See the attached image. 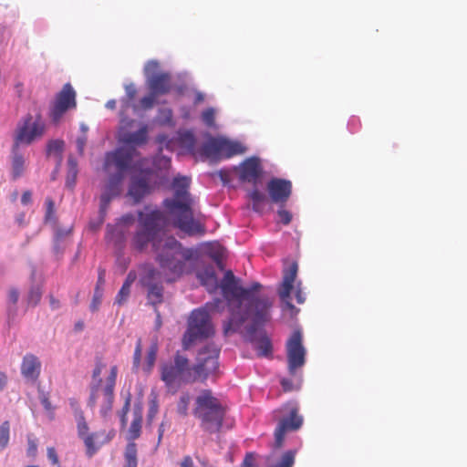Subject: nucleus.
<instances>
[{
	"label": "nucleus",
	"instance_id": "obj_1",
	"mask_svg": "<svg viewBox=\"0 0 467 467\" xmlns=\"http://www.w3.org/2000/svg\"><path fill=\"white\" fill-rule=\"evenodd\" d=\"M190 183L186 176L173 179V195L162 202L165 212L150 205L139 211L138 226L131 239L132 247L139 252L146 250L150 244L161 267L178 276L183 274L192 251L184 248L173 236H165L170 222L190 236H202L206 233L204 223L194 218L195 202L189 192Z\"/></svg>",
	"mask_w": 467,
	"mask_h": 467
},
{
	"label": "nucleus",
	"instance_id": "obj_2",
	"mask_svg": "<svg viewBox=\"0 0 467 467\" xmlns=\"http://www.w3.org/2000/svg\"><path fill=\"white\" fill-rule=\"evenodd\" d=\"M220 287L230 313L229 319L223 325L224 336L239 332L249 315L255 324L270 320L274 298L259 294L262 288L260 283L254 282L250 287L244 288L239 285V280L234 273L228 270L221 281Z\"/></svg>",
	"mask_w": 467,
	"mask_h": 467
},
{
	"label": "nucleus",
	"instance_id": "obj_3",
	"mask_svg": "<svg viewBox=\"0 0 467 467\" xmlns=\"http://www.w3.org/2000/svg\"><path fill=\"white\" fill-rule=\"evenodd\" d=\"M219 354L220 348L215 344H208L199 350L196 364L191 367L189 359L178 352L173 361L161 365V379L168 388L175 389L196 381L204 382L218 372Z\"/></svg>",
	"mask_w": 467,
	"mask_h": 467
},
{
	"label": "nucleus",
	"instance_id": "obj_4",
	"mask_svg": "<svg viewBox=\"0 0 467 467\" xmlns=\"http://www.w3.org/2000/svg\"><path fill=\"white\" fill-rule=\"evenodd\" d=\"M193 414L201 420V427L203 431L215 433L223 426L225 408L210 389H203L195 400Z\"/></svg>",
	"mask_w": 467,
	"mask_h": 467
},
{
	"label": "nucleus",
	"instance_id": "obj_5",
	"mask_svg": "<svg viewBox=\"0 0 467 467\" xmlns=\"http://www.w3.org/2000/svg\"><path fill=\"white\" fill-rule=\"evenodd\" d=\"M214 334V328L208 311L204 308L195 309L192 312L187 329L182 337L184 348L198 339L207 338Z\"/></svg>",
	"mask_w": 467,
	"mask_h": 467
},
{
	"label": "nucleus",
	"instance_id": "obj_6",
	"mask_svg": "<svg viewBox=\"0 0 467 467\" xmlns=\"http://www.w3.org/2000/svg\"><path fill=\"white\" fill-rule=\"evenodd\" d=\"M137 150L133 147H120L114 151L108 152L105 157V170L109 171L111 166L116 168V173L110 176V190L116 192L117 186L124 178L125 171L130 168Z\"/></svg>",
	"mask_w": 467,
	"mask_h": 467
},
{
	"label": "nucleus",
	"instance_id": "obj_7",
	"mask_svg": "<svg viewBox=\"0 0 467 467\" xmlns=\"http://www.w3.org/2000/svg\"><path fill=\"white\" fill-rule=\"evenodd\" d=\"M118 367L112 366L109 373L105 379L104 385L99 386L98 389L97 396L92 399V388H89V397L88 400V406L90 409L99 406V413L103 418L109 415L113 408L114 402V390L118 376Z\"/></svg>",
	"mask_w": 467,
	"mask_h": 467
},
{
	"label": "nucleus",
	"instance_id": "obj_8",
	"mask_svg": "<svg viewBox=\"0 0 467 467\" xmlns=\"http://www.w3.org/2000/svg\"><path fill=\"white\" fill-rule=\"evenodd\" d=\"M283 411L287 412L277 422L274 436V447L280 449L284 445L285 438L287 432L298 431L304 422V418L299 414L298 405L295 402H287L282 408Z\"/></svg>",
	"mask_w": 467,
	"mask_h": 467
},
{
	"label": "nucleus",
	"instance_id": "obj_9",
	"mask_svg": "<svg viewBox=\"0 0 467 467\" xmlns=\"http://www.w3.org/2000/svg\"><path fill=\"white\" fill-rule=\"evenodd\" d=\"M161 64L157 60H150L144 67L147 87L158 97L169 94L173 84L171 76L167 71H160Z\"/></svg>",
	"mask_w": 467,
	"mask_h": 467
},
{
	"label": "nucleus",
	"instance_id": "obj_10",
	"mask_svg": "<svg viewBox=\"0 0 467 467\" xmlns=\"http://www.w3.org/2000/svg\"><path fill=\"white\" fill-rule=\"evenodd\" d=\"M46 130L45 122L42 119L41 115L38 113L35 119L31 114H27L23 123L16 129L15 142L16 147H19L20 144H31L35 140L41 138Z\"/></svg>",
	"mask_w": 467,
	"mask_h": 467
},
{
	"label": "nucleus",
	"instance_id": "obj_11",
	"mask_svg": "<svg viewBox=\"0 0 467 467\" xmlns=\"http://www.w3.org/2000/svg\"><path fill=\"white\" fill-rule=\"evenodd\" d=\"M286 356L288 371L295 376L296 370L306 362V349L303 346V337L299 330H295L286 342Z\"/></svg>",
	"mask_w": 467,
	"mask_h": 467
},
{
	"label": "nucleus",
	"instance_id": "obj_12",
	"mask_svg": "<svg viewBox=\"0 0 467 467\" xmlns=\"http://www.w3.org/2000/svg\"><path fill=\"white\" fill-rule=\"evenodd\" d=\"M76 92L69 83L63 86L62 89L57 94L56 99L50 109V118L57 123L69 109L76 108Z\"/></svg>",
	"mask_w": 467,
	"mask_h": 467
},
{
	"label": "nucleus",
	"instance_id": "obj_13",
	"mask_svg": "<svg viewBox=\"0 0 467 467\" xmlns=\"http://www.w3.org/2000/svg\"><path fill=\"white\" fill-rule=\"evenodd\" d=\"M116 431L113 429L99 430L93 432L87 431L79 439L85 446V452L88 458L93 457L104 445L109 444L115 437Z\"/></svg>",
	"mask_w": 467,
	"mask_h": 467
},
{
	"label": "nucleus",
	"instance_id": "obj_14",
	"mask_svg": "<svg viewBox=\"0 0 467 467\" xmlns=\"http://www.w3.org/2000/svg\"><path fill=\"white\" fill-rule=\"evenodd\" d=\"M159 278L160 273L153 267L146 268L144 275L140 278L142 285L148 289V302L154 308L163 301V286L159 283H155Z\"/></svg>",
	"mask_w": 467,
	"mask_h": 467
},
{
	"label": "nucleus",
	"instance_id": "obj_15",
	"mask_svg": "<svg viewBox=\"0 0 467 467\" xmlns=\"http://www.w3.org/2000/svg\"><path fill=\"white\" fill-rule=\"evenodd\" d=\"M252 319L253 323L246 327L244 337L246 340L254 345V348L259 356L266 357L272 353V344L265 334L258 330V327L265 325L266 322L255 324L253 317Z\"/></svg>",
	"mask_w": 467,
	"mask_h": 467
},
{
	"label": "nucleus",
	"instance_id": "obj_16",
	"mask_svg": "<svg viewBox=\"0 0 467 467\" xmlns=\"http://www.w3.org/2000/svg\"><path fill=\"white\" fill-rule=\"evenodd\" d=\"M266 189L271 201L284 206L292 193V182L285 179L272 178Z\"/></svg>",
	"mask_w": 467,
	"mask_h": 467
},
{
	"label": "nucleus",
	"instance_id": "obj_17",
	"mask_svg": "<svg viewBox=\"0 0 467 467\" xmlns=\"http://www.w3.org/2000/svg\"><path fill=\"white\" fill-rule=\"evenodd\" d=\"M298 271V265L296 262L290 264V265L284 270L283 281L278 289V295L281 301L285 304L287 309L293 310L294 305L291 303V292L294 288V283L296 278Z\"/></svg>",
	"mask_w": 467,
	"mask_h": 467
},
{
	"label": "nucleus",
	"instance_id": "obj_18",
	"mask_svg": "<svg viewBox=\"0 0 467 467\" xmlns=\"http://www.w3.org/2000/svg\"><path fill=\"white\" fill-rule=\"evenodd\" d=\"M263 174V168L256 157L248 158L239 167V179L242 182L256 184Z\"/></svg>",
	"mask_w": 467,
	"mask_h": 467
},
{
	"label": "nucleus",
	"instance_id": "obj_19",
	"mask_svg": "<svg viewBox=\"0 0 467 467\" xmlns=\"http://www.w3.org/2000/svg\"><path fill=\"white\" fill-rule=\"evenodd\" d=\"M41 372V362L33 354H26L21 363V374L27 380L36 381Z\"/></svg>",
	"mask_w": 467,
	"mask_h": 467
},
{
	"label": "nucleus",
	"instance_id": "obj_20",
	"mask_svg": "<svg viewBox=\"0 0 467 467\" xmlns=\"http://www.w3.org/2000/svg\"><path fill=\"white\" fill-rule=\"evenodd\" d=\"M143 422V407L141 403L134 405L132 410V420L128 429L127 440L133 441L140 437Z\"/></svg>",
	"mask_w": 467,
	"mask_h": 467
},
{
	"label": "nucleus",
	"instance_id": "obj_21",
	"mask_svg": "<svg viewBox=\"0 0 467 467\" xmlns=\"http://www.w3.org/2000/svg\"><path fill=\"white\" fill-rule=\"evenodd\" d=\"M119 140L126 144V147L141 146L148 140V127L142 125L139 130L135 132L122 131Z\"/></svg>",
	"mask_w": 467,
	"mask_h": 467
},
{
	"label": "nucleus",
	"instance_id": "obj_22",
	"mask_svg": "<svg viewBox=\"0 0 467 467\" xmlns=\"http://www.w3.org/2000/svg\"><path fill=\"white\" fill-rule=\"evenodd\" d=\"M149 192L150 186L147 178L140 177L132 179L129 188V195L136 203L140 202Z\"/></svg>",
	"mask_w": 467,
	"mask_h": 467
},
{
	"label": "nucleus",
	"instance_id": "obj_23",
	"mask_svg": "<svg viewBox=\"0 0 467 467\" xmlns=\"http://www.w3.org/2000/svg\"><path fill=\"white\" fill-rule=\"evenodd\" d=\"M26 161L22 154L18 152V147L13 145L12 149V177L14 180L21 177L25 171Z\"/></svg>",
	"mask_w": 467,
	"mask_h": 467
},
{
	"label": "nucleus",
	"instance_id": "obj_24",
	"mask_svg": "<svg viewBox=\"0 0 467 467\" xmlns=\"http://www.w3.org/2000/svg\"><path fill=\"white\" fill-rule=\"evenodd\" d=\"M197 276L202 285L206 286L209 291H213L217 288V276L212 266L205 267L203 270L198 272Z\"/></svg>",
	"mask_w": 467,
	"mask_h": 467
},
{
	"label": "nucleus",
	"instance_id": "obj_25",
	"mask_svg": "<svg viewBox=\"0 0 467 467\" xmlns=\"http://www.w3.org/2000/svg\"><path fill=\"white\" fill-rule=\"evenodd\" d=\"M119 186H117V189H116V192H112L110 190V179L109 180V182L106 186V189L105 191L102 192V194L100 195V203H99V215H100V222L99 224H101L103 220H104V217L106 215V213H107V209L112 200V198L116 195H118L119 193Z\"/></svg>",
	"mask_w": 467,
	"mask_h": 467
},
{
	"label": "nucleus",
	"instance_id": "obj_26",
	"mask_svg": "<svg viewBox=\"0 0 467 467\" xmlns=\"http://www.w3.org/2000/svg\"><path fill=\"white\" fill-rule=\"evenodd\" d=\"M223 140L213 139L205 143L202 147V153L208 158L223 157Z\"/></svg>",
	"mask_w": 467,
	"mask_h": 467
},
{
	"label": "nucleus",
	"instance_id": "obj_27",
	"mask_svg": "<svg viewBox=\"0 0 467 467\" xmlns=\"http://www.w3.org/2000/svg\"><path fill=\"white\" fill-rule=\"evenodd\" d=\"M104 368L105 364L102 362V360L98 359L92 371V381L89 385V388H92V399L97 396L99 389L98 388L101 385H104L105 383V380L100 378Z\"/></svg>",
	"mask_w": 467,
	"mask_h": 467
},
{
	"label": "nucleus",
	"instance_id": "obj_28",
	"mask_svg": "<svg viewBox=\"0 0 467 467\" xmlns=\"http://www.w3.org/2000/svg\"><path fill=\"white\" fill-rule=\"evenodd\" d=\"M107 239L113 242L115 245H121L125 240V231L119 223L115 226L108 225Z\"/></svg>",
	"mask_w": 467,
	"mask_h": 467
},
{
	"label": "nucleus",
	"instance_id": "obj_29",
	"mask_svg": "<svg viewBox=\"0 0 467 467\" xmlns=\"http://www.w3.org/2000/svg\"><path fill=\"white\" fill-rule=\"evenodd\" d=\"M138 450L137 445L133 441H129L124 451V467H137L138 466Z\"/></svg>",
	"mask_w": 467,
	"mask_h": 467
},
{
	"label": "nucleus",
	"instance_id": "obj_30",
	"mask_svg": "<svg viewBox=\"0 0 467 467\" xmlns=\"http://www.w3.org/2000/svg\"><path fill=\"white\" fill-rule=\"evenodd\" d=\"M249 198L253 203V210L256 213H262L265 208V203L267 202L266 195L258 189H254L249 192Z\"/></svg>",
	"mask_w": 467,
	"mask_h": 467
},
{
	"label": "nucleus",
	"instance_id": "obj_31",
	"mask_svg": "<svg viewBox=\"0 0 467 467\" xmlns=\"http://www.w3.org/2000/svg\"><path fill=\"white\" fill-rule=\"evenodd\" d=\"M223 157L231 158L237 154L244 152L245 149L242 144L238 142H233L226 140H223Z\"/></svg>",
	"mask_w": 467,
	"mask_h": 467
},
{
	"label": "nucleus",
	"instance_id": "obj_32",
	"mask_svg": "<svg viewBox=\"0 0 467 467\" xmlns=\"http://www.w3.org/2000/svg\"><path fill=\"white\" fill-rule=\"evenodd\" d=\"M64 146L65 143L62 140H51L47 145V154L55 155L59 161H61Z\"/></svg>",
	"mask_w": 467,
	"mask_h": 467
},
{
	"label": "nucleus",
	"instance_id": "obj_33",
	"mask_svg": "<svg viewBox=\"0 0 467 467\" xmlns=\"http://www.w3.org/2000/svg\"><path fill=\"white\" fill-rule=\"evenodd\" d=\"M158 96L150 91V93L140 99L139 105H134V110L143 109L149 110L157 103Z\"/></svg>",
	"mask_w": 467,
	"mask_h": 467
},
{
	"label": "nucleus",
	"instance_id": "obj_34",
	"mask_svg": "<svg viewBox=\"0 0 467 467\" xmlns=\"http://www.w3.org/2000/svg\"><path fill=\"white\" fill-rule=\"evenodd\" d=\"M296 451L288 450L285 451L280 460L273 467H293L296 460Z\"/></svg>",
	"mask_w": 467,
	"mask_h": 467
},
{
	"label": "nucleus",
	"instance_id": "obj_35",
	"mask_svg": "<svg viewBox=\"0 0 467 467\" xmlns=\"http://www.w3.org/2000/svg\"><path fill=\"white\" fill-rule=\"evenodd\" d=\"M74 420L76 421L78 437L80 438L81 436L85 435L87 431H89V426L86 420L84 411L74 416Z\"/></svg>",
	"mask_w": 467,
	"mask_h": 467
},
{
	"label": "nucleus",
	"instance_id": "obj_36",
	"mask_svg": "<svg viewBox=\"0 0 467 467\" xmlns=\"http://www.w3.org/2000/svg\"><path fill=\"white\" fill-rule=\"evenodd\" d=\"M26 440H27L26 455L31 459H35L37 454L38 440L32 433L27 434Z\"/></svg>",
	"mask_w": 467,
	"mask_h": 467
},
{
	"label": "nucleus",
	"instance_id": "obj_37",
	"mask_svg": "<svg viewBox=\"0 0 467 467\" xmlns=\"http://www.w3.org/2000/svg\"><path fill=\"white\" fill-rule=\"evenodd\" d=\"M157 352H158V346L156 343H154L150 347V348L148 350L147 358H146V366L143 368L148 373L150 372V370L152 369V368L154 366L156 357H157Z\"/></svg>",
	"mask_w": 467,
	"mask_h": 467
},
{
	"label": "nucleus",
	"instance_id": "obj_38",
	"mask_svg": "<svg viewBox=\"0 0 467 467\" xmlns=\"http://www.w3.org/2000/svg\"><path fill=\"white\" fill-rule=\"evenodd\" d=\"M10 423L5 420L0 425V448L5 449L9 443Z\"/></svg>",
	"mask_w": 467,
	"mask_h": 467
},
{
	"label": "nucleus",
	"instance_id": "obj_39",
	"mask_svg": "<svg viewBox=\"0 0 467 467\" xmlns=\"http://www.w3.org/2000/svg\"><path fill=\"white\" fill-rule=\"evenodd\" d=\"M190 401H191V397L188 393L182 394L180 397V400L177 403V412L181 416L185 417L188 415V409H189Z\"/></svg>",
	"mask_w": 467,
	"mask_h": 467
},
{
	"label": "nucleus",
	"instance_id": "obj_40",
	"mask_svg": "<svg viewBox=\"0 0 467 467\" xmlns=\"http://www.w3.org/2000/svg\"><path fill=\"white\" fill-rule=\"evenodd\" d=\"M159 411V403L157 398L154 397L149 401L148 414H147V421L149 424L152 422L156 415Z\"/></svg>",
	"mask_w": 467,
	"mask_h": 467
},
{
	"label": "nucleus",
	"instance_id": "obj_41",
	"mask_svg": "<svg viewBox=\"0 0 467 467\" xmlns=\"http://www.w3.org/2000/svg\"><path fill=\"white\" fill-rule=\"evenodd\" d=\"M130 287L128 284H123L120 290L119 291L115 302L119 305L124 304L130 294Z\"/></svg>",
	"mask_w": 467,
	"mask_h": 467
},
{
	"label": "nucleus",
	"instance_id": "obj_42",
	"mask_svg": "<svg viewBox=\"0 0 467 467\" xmlns=\"http://www.w3.org/2000/svg\"><path fill=\"white\" fill-rule=\"evenodd\" d=\"M202 120L207 125L208 127H213L215 123V112L214 109L212 108H209L205 109L202 113Z\"/></svg>",
	"mask_w": 467,
	"mask_h": 467
},
{
	"label": "nucleus",
	"instance_id": "obj_43",
	"mask_svg": "<svg viewBox=\"0 0 467 467\" xmlns=\"http://www.w3.org/2000/svg\"><path fill=\"white\" fill-rule=\"evenodd\" d=\"M141 352H142V345L141 340L139 339L137 341L134 355H133V370L138 371L140 365V358H141Z\"/></svg>",
	"mask_w": 467,
	"mask_h": 467
},
{
	"label": "nucleus",
	"instance_id": "obj_44",
	"mask_svg": "<svg viewBox=\"0 0 467 467\" xmlns=\"http://www.w3.org/2000/svg\"><path fill=\"white\" fill-rule=\"evenodd\" d=\"M42 292L38 287H33L28 294V304L36 306L41 299Z\"/></svg>",
	"mask_w": 467,
	"mask_h": 467
},
{
	"label": "nucleus",
	"instance_id": "obj_45",
	"mask_svg": "<svg viewBox=\"0 0 467 467\" xmlns=\"http://www.w3.org/2000/svg\"><path fill=\"white\" fill-rule=\"evenodd\" d=\"M279 221L284 224H289L292 220V214L287 210L283 209V206H280V209L277 212Z\"/></svg>",
	"mask_w": 467,
	"mask_h": 467
},
{
	"label": "nucleus",
	"instance_id": "obj_46",
	"mask_svg": "<svg viewBox=\"0 0 467 467\" xmlns=\"http://www.w3.org/2000/svg\"><path fill=\"white\" fill-rule=\"evenodd\" d=\"M47 458L53 465H59V459L57 451L54 447H48L47 449Z\"/></svg>",
	"mask_w": 467,
	"mask_h": 467
},
{
	"label": "nucleus",
	"instance_id": "obj_47",
	"mask_svg": "<svg viewBox=\"0 0 467 467\" xmlns=\"http://www.w3.org/2000/svg\"><path fill=\"white\" fill-rule=\"evenodd\" d=\"M68 403L72 410L73 416H76V415L83 412L80 403L78 402V400L77 399H75V398L68 399Z\"/></svg>",
	"mask_w": 467,
	"mask_h": 467
},
{
	"label": "nucleus",
	"instance_id": "obj_48",
	"mask_svg": "<svg viewBox=\"0 0 467 467\" xmlns=\"http://www.w3.org/2000/svg\"><path fill=\"white\" fill-rule=\"evenodd\" d=\"M87 134H82L77 139V150L78 152L82 155L84 153V150L87 144Z\"/></svg>",
	"mask_w": 467,
	"mask_h": 467
},
{
	"label": "nucleus",
	"instance_id": "obj_49",
	"mask_svg": "<svg viewBox=\"0 0 467 467\" xmlns=\"http://www.w3.org/2000/svg\"><path fill=\"white\" fill-rule=\"evenodd\" d=\"M280 383L285 392L293 391L297 389L289 379H282Z\"/></svg>",
	"mask_w": 467,
	"mask_h": 467
},
{
	"label": "nucleus",
	"instance_id": "obj_50",
	"mask_svg": "<svg viewBox=\"0 0 467 467\" xmlns=\"http://www.w3.org/2000/svg\"><path fill=\"white\" fill-rule=\"evenodd\" d=\"M254 454L253 452L246 453L242 467H254Z\"/></svg>",
	"mask_w": 467,
	"mask_h": 467
},
{
	"label": "nucleus",
	"instance_id": "obj_51",
	"mask_svg": "<svg viewBox=\"0 0 467 467\" xmlns=\"http://www.w3.org/2000/svg\"><path fill=\"white\" fill-rule=\"evenodd\" d=\"M68 164V173L73 174V177H77L78 170H77V161L72 157H69L67 160Z\"/></svg>",
	"mask_w": 467,
	"mask_h": 467
},
{
	"label": "nucleus",
	"instance_id": "obj_52",
	"mask_svg": "<svg viewBox=\"0 0 467 467\" xmlns=\"http://www.w3.org/2000/svg\"><path fill=\"white\" fill-rule=\"evenodd\" d=\"M134 221H135L134 216L131 213H128V214L123 215L119 219V222L118 223H119L123 227L124 225H129V224L133 223Z\"/></svg>",
	"mask_w": 467,
	"mask_h": 467
},
{
	"label": "nucleus",
	"instance_id": "obj_53",
	"mask_svg": "<svg viewBox=\"0 0 467 467\" xmlns=\"http://www.w3.org/2000/svg\"><path fill=\"white\" fill-rule=\"evenodd\" d=\"M46 204H47V214H46V218L47 219H49L52 214L54 213V211H55V204H54V202L51 198H47L46 200Z\"/></svg>",
	"mask_w": 467,
	"mask_h": 467
},
{
	"label": "nucleus",
	"instance_id": "obj_54",
	"mask_svg": "<svg viewBox=\"0 0 467 467\" xmlns=\"http://www.w3.org/2000/svg\"><path fill=\"white\" fill-rule=\"evenodd\" d=\"M126 95L129 99H133L137 94L136 87L133 84L127 85L125 87Z\"/></svg>",
	"mask_w": 467,
	"mask_h": 467
},
{
	"label": "nucleus",
	"instance_id": "obj_55",
	"mask_svg": "<svg viewBox=\"0 0 467 467\" xmlns=\"http://www.w3.org/2000/svg\"><path fill=\"white\" fill-rule=\"evenodd\" d=\"M169 427H170V424L168 422H165L164 420L161 421V423L160 424L159 429H158V443L161 442V441L164 435L166 428H169Z\"/></svg>",
	"mask_w": 467,
	"mask_h": 467
},
{
	"label": "nucleus",
	"instance_id": "obj_56",
	"mask_svg": "<svg viewBox=\"0 0 467 467\" xmlns=\"http://www.w3.org/2000/svg\"><path fill=\"white\" fill-rule=\"evenodd\" d=\"M18 297H19V293L16 289L15 288H12L10 289L9 293H8V300L16 305L18 301Z\"/></svg>",
	"mask_w": 467,
	"mask_h": 467
},
{
	"label": "nucleus",
	"instance_id": "obj_57",
	"mask_svg": "<svg viewBox=\"0 0 467 467\" xmlns=\"http://www.w3.org/2000/svg\"><path fill=\"white\" fill-rule=\"evenodd\" d=\"M32 193L30 191H26L23 192L21 197V202L24 205H27L31 202Z\"/></svg>",
	"mask_w": 467,
	"mask_h": 467
},
{
	"label": "nucleus",
	"instance_id": "obj_58",
	"mask_svg": "<svg viewBox=\"0 0 467 467\" xmlns=\"http://www.w3.org/2000/svg\"><path fill=\"white\" fill-rule=\"evenodd\" d=\"M181 467H194L192 457L189 455L184 456L181 462Z\"/></svg>",
	"mask_w": 467,
	"mask_h": 467
},
{
	"label": "nucleus",
	"instance_id": "obj_59",
	"mask_svg": "<svg viewBox=\"0 0 467 467\" xmlns=\"http://www.w3.org/2000/svg\"><path fill=\"white\" fill-rule=\"evenodd\" d=\"M296 299L298 304H303L305 302V296H303V293L301 291V288L299 287V285L296 286Z\"/></svg>",
	"mask_w": 467,
	"mask_h": 467
},
{
	"label": "nucleus",
	"instance_id": "obj_60",
	"mask_svg": "<svg viewBox=\"0 0 467 467\" xmlns=\"http://www.w3.org/2000/svg\"><path fill=\"white\" fill-rule=\"evenodd\" d=\"M41 403H42V405L44 406V408L47 410H53L51 402H50L49 399L47 396L44 395L41 398Z\"/></svg>",
	"mask_w": 467,
	"mask_h": 467
},
{
	"label": "nucleus",
	"instance_id": "obj_61",
	"mask_svg": "<svg viewBox=\"0 0 467 467\" xmlns=\"http://www.w3.org/2000/svg\"><path fill=\"white\" fill-rule=\"evenodd\" d=\"M135 280L136 274L133 272H130L123 284H128V285L131 286Z\"/></svg>",
	"mask_w": 467,
	"mask_h": 467
},
{
	"label": "nucleus",
	"instance_id": "obj_62",
	"mask_svg": "<svg viewBox=\"0 0 467 467\" xmlns=\"http://www.w3.org/2000/svg\"><path fill=\"white\" fill-rule=\"evenodd\" d=\"M130 396H129L126 399V400L123 404V407L121 409V414L127 415L130 410Z\"/></svg>",
	"mask_w": 467,
	"mask_h": 467
},
{
	"label": "nucleus",
	"instance_id": "obj_63",
	"mask_svg": "<svg viewBox=\"0 0 467 467\" xmlns=\"http://www.w3.org/2000/svg\"><path fill=\"white\" fill-rule=\"evenodd\" d=\"M49 303L52 309H57L60 306V302L53 296H49Z\"/></svg>",
	"mask_w": 467,
	"mask_h": 467
},
{
	"label": "nucleus",
	"instance_id": "obj_64",
	"mask_svg": "<svg viewBox=\"0 0 467 467\" xmlns=\"http://www.w3.org/2000/svg\"><path fill=\"white\" fill-rule=\"evenodd\" d=\"M75 182H76V178L73 177V174L68 173L67 181H66V185L68 188H73L75 185Z\"/></svg>",
	"mask_w": 467,
	"mask_h": 467
}]
</instances>
